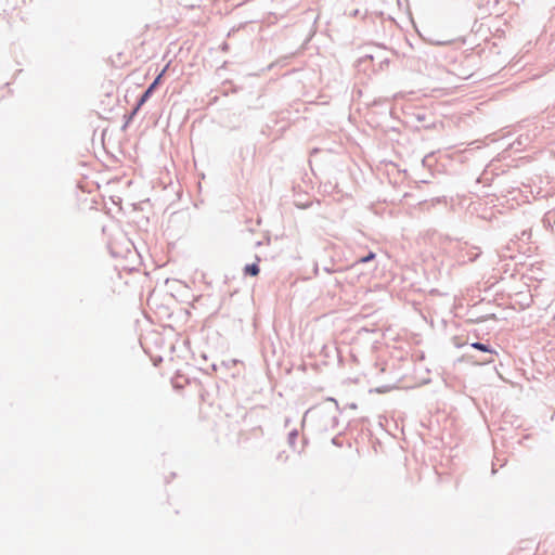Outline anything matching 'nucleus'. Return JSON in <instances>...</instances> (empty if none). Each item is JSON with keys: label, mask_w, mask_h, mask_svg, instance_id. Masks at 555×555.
Here are the masks:
<instances>
[{"label": "nucleus", "mask_w": 555, "mask_h": 555, "mask_svg": "<svg viewBox=\"0 0 555 555\" xmlns=\"http://www.w3.org/2000/svg\"><path fill=\"white\" fill-rule=\"evenodd\" d=\"M328 401L334 405H324L312 408L306 411L304 420L308 415L315 418V426L319 431H330L338 426L339 408L337 401L333 398H328ZM305 423V421H302Z\"/></svg>", "instance_id": "obj_1"}, {"label": "nucleus", "mask_w": 555, "mask_h": 555, "mask_svg": "<svg viewBox=\"0 0 555 555\" xmlns=\"http://www.w3.org/2000/svg\"><path fill=\"white\" fill-rule=\"evenodd\" d=\"M480 255L481 250L478 246L470 245L467 242H464L459 244L455 254V259L459 264H466L468 262L476 261Z\"/></svg>", "instance_id": "obj_2"}, {"label": "nucleus", "mask_w": 555, "mask_h": 555, "mask_svg": "<svg viewBox=\"0 0 555 555\" xmlns=\"http://www.w3.org/2000/svg\"><path fill=\"white\" fill-rule=\"evenodd\" d=\"M167 66L155 77V79L149 85V87L144 90V92L138 99L139 105L145 104L150 98L153 95L156 88L159 86L163 75L166 72Z\"/></svg>", "instance_id": "obj_3"}, {"label": "nucleus", "mask_w": 555, "mask_h": 555, "mask_svg": "<svg viewBox=\"0 0 555 555\" xmlns=\"http://www.w3.org/2000/svg\"><path fill=\"white\" fill-rule=\"evenodd\" d=\"M260 261V258L256 256V262L248 263L244 267L243 272L247 276H257L260 272V268L258 262Z\"/></svg>", "instance_id": "obj_4"}, {"label": "nucleus", "mask_w": 555, "mask_h": 555, "mask_svg": "<svg viewBox=\"0 0 555 555\" xmlns=\"http://www.w3.org/2000/svg\"><path fill=\"white\" fill-rule=\"evenodd\" d=\"M472 348L479 350L481 352L498 354V352L489 345L480 341H475L469 345Z\"/></svg>", "instance_id": "obj_5"}, {"label": "nucleus", "mask_w": 555, "mask_h": 555, "mask_svg": "<svg viewBox=\"0 0 555 555\" xmlns=\"http://www.w3.org/2000/svg\"><path fill=\"white\" fill-rule=\"evenodd\" d=\"M542 222L546 229H552L553 225L555 224V209L552 211H547L544 215Z\"/></svg>", "instance_id": "obj_6"}, {"label": "nucleus", "mask_w": 555, "mask_h": 555, "mask_svg": "<svg viewBox=\"0 0 555 555\" xmlns=\"http://www.w3.org/2000/svg\"><path fill=\"white\" fill-rule=\"evenodd\" d=\"M298 438V430L293 429L288 433L287 441L291 448H295L296 440Z\"/></svg>", "instance_id": "obj_7"}, {"label": "nucleus", "mask_w": 555, "mask_h": 555, "mask_svg": "<svg viewBox=\"0 0 555 555\" xmlns=\"http://www.w3.org/2000/svg\"><path fill=\"white\" fill-rule=\"evenodd\" d=\"M141 106L142 105H139V101H138L135 106L132 108V111L127 116H125L127 118L125 126H127L133 119V117L137 115L139 109L141 108Z\"/></svg>", "instance_id": "obj_8"}, {"label": "nucleus", "mask_w": 555, "mask_h": 555, "mask_svg": "<svg viewBox=\"0 0 555 555\" xmlns=\"http://www.w3.org/2000/svg\"><path fill=\"white\" fill-rule=\"evenodd\" d=\"M376 257V254L373 253V251H369L367 255L359 258V260L357 261L358 263H366V262H370L372 260H374Z\"/></svg>", "instance_id": "obj_9"}, {"label": "nucleus", "mask_w": 555, "mask_h": 555, "mask_svg": "<svg viewBox=\"0 0 555 555\" xmlns=\"http://www.w3.org/2000/svg\"><path fill=\"white\" fill-rule=\"evenodd\" d=\"M389 65V60L387 57L380 59L378 62L379 69H384L385 66Z\"/></svg>", "instance_id": "obj_10"}, {"label": "nucleus", "mask_w": 555, "mask_h": 555, "mask_svg": "<svg viewBox=\"0 0 555 555\" xmlns=\"http://www.w3.org/2000/svg\"><path fill=\"white\" fill-rule=\"evenodd\" d=\"M531 236V232L530 231H527V230H524L521 232V237H519V240L521 241H528Z\"/></svg>", "instance_id": "obj_11"}, {"label": "nucleus", "mask_w": 555, "mask_h": 555, "mask_svg": "<svg viewBox=\"0 0 555 555\" xmlns=\"http://www.w3.org/2000/svg\"><path fill=\"white\" fill-rule=\"evenodd\" d=\"M276 460L278 461H282V462H285L287 460V455H285V452L282 451L280 452L278 455H276Z\"/></svg>", "instance_id": "obj_12"}, {"label": "nucleus", "mask_w": 555, "mask_h": 555, "mask_svg": "<svg viewBox=\"0 0 555 555\" xmlns=\"http://www.w3.org/2000/svg\"><path fill=\"white\" fill-rule=\"evenodd\" d=\"M332 443H333L334 446H336V447H341V446H343V443H341V441L339 440V437H338V436H336V437H334V438L332 439Z\"/></svg>", "instance_id": "obj_13"}, {"label": "nucleus", "mask_w": 555, "mask_h": 555, "mask_svg": "<svg viewBox=\"0 0 555 555\" xmlns=\"http://www.w3.org/2000/svg\"><path fill=\"white\" fill-rule=\"evenodd\" d=\"M323 271H325L326 273H332L336 272V269H334V267H324Z\"/></svg>", "instance_id": "obj_14"}, {"label": "nucleus", "mask_w": 555, "mask_h": 555, "mask_svg": "<svg viewBox=\"0 0 555 555\" xmlns=\"http://www.w3.org/2000/svg\"><path fill=\"white\" fill-rule=\"evenodd\" d=\"M493 361H494V360H493V358L491 357V358H489V359H485V360L482 361V363H483V364H489V363H492Z\"/></svg>", "instance_id": "obj_15"}, {"label": "nucleus", "mask_w": 555, "mask_h": 555, "mask_svg": "<svg viewBox=\"0 0 555 555\" xmlns=\"http://www.w3.org/2000/svg\"><path fill=\"white\" fill-rule=\"evenodd\" d=\"M416 119H417V120H420V121H422V120H424V119H425V116H424L423 114H417V115H416Z\"/></svg>", "instance_id": "obj_16"}, {"label": "nucleus", "mask_w": 555, "mask_h": 555, "mask_svg": "<svg viewBox=\"0 0 555 555\" xmlns=\"http://www.w3.org/2000/svg\"><path fill=\"white\" fill-rule=\"evenodd\" d=\"M366 57H367V59H371L372 61H374V59H375V57H374L373 55H371V54H370V55H365V59H366Z\"/></svg>", "instance_id": "obj_17"}, {"label": "nucleus", "mask_w": 555, "mask_h": 555, "mask_svg": "<svg viewBox=\"0 0 555 555\" xmlns=\"http://www.w3.org/2000/svg\"><path fill=\"white\" fill-rule=\"evenodd\" d=\"M314 273H315V274H318V273H319V267H318V266H315V268H314Z\"/></svg>", "instance_id": "obj_18"}, {"label": "nucleus", "mask_w": 555, "mask_h": 555, "mask_svg": "<svg viewBox=\"0 0 555 555\" xmlns=\"http://www.w3.org/2000/svg\"><path fill=\"white\" fill-rule=\"evenodd\" d=\"M285 425L286 426L289 425V420L288 418L285 420Z\"/></svg>", "instance_id": "obj_19"}]
</instances>
